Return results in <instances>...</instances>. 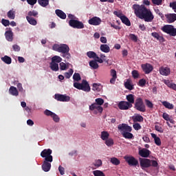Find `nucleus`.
Returning a JSON list of instances; mask_svg holds the SVG:
<instances>
[{"instance_id":"1","label":"nucleus","mask_w":176,"mask_h":176,"mask_svg":"<svg viewBox=\"0 0 176 176\" xmlns=\"http://www.w3.org/2000/svg\"><path fill=\"white\" fill-rule=\"evenodd\" d=\"M142 3L143 4L142 5L133 4L132 9L134 10L136 17H138V19H140L141 20H144L146 23H152L153 19H155V16L153 15V13H152V11L146 8V6L151 5V1H149V0H143Z\"/></svg>"},{"instance_id":"2","label":"nucleus","mask_w":176,"mask_h":176,"mask_svg":"<svg viewBox=\"0 0 176 176\" xmlns=\"http://www.w3.org/2000/svg\"><path fill=\"white\" fill-rule=\"evenodd\" d=\"M52 50L62 53V57L69 60L71 58V54H69V46L67 44H54Z\"/></svg>"},{"instance_id":"3","label":"nucleus","mask_w":176,"mask_h":176,"mask_svg":"<svg viewBox=\"0 0 176 176\" xmlns=\"http://www.w3.org/2000/svg\"><path fill=\"white\" fill-rule=\"evenodd\" d=\"M118 129L121 132L122 137L126 138V140H133V138H134V135L131 133V131H133V128L129 126V124H120L118 126Z\"/></svg>"},{"instance_id":"4","label":"nucleus","mask_w":176,"mask_h":176,"mask_svg":"<svg viewBox=\"0 0 176 176\" xmlns=\"http://www.w3.org/2000/svg\"><path fill=\"white\" fill-rule=\"evenodd\" d=\"M140 163L142 168H148L151 167V166H152V167H158L159 166L157 161L146 158H140Z\"/></svg>"},{"instance_id":"5","label":"nucleus","mask_w":176,"mask_h":176,"mask_svg":"<svg viewBox=\"0 0 176 176\" xmlns=\"http://www.w3.org/2000/svg\"><path fill=\"white\" fill-rule=\"evenodd\" d=\"M134 108L136 111H139L140 112H146V107L144 103V100L142 98H137L135 100Z\"/></svg>"},{"instance_id":"6","label":"nucleus","mask_w":176,"mask_h":176,"mask_svg":"<svg viewBox=\"0 0 176 176\" xmlns=\"http://www.w3.org/2000/svg\"><path fill=\"white\" fill-rule=\"evenodd\" d=\"M74 87L83 91H90V85H89V82L86 80H82V83L74 82Z\"/></svg>"},{"instance_id":"7","label":"nucleus","mask_w":176,"mask_h":176,"mask_svg":"<svg viewBox=\"0 0 176 176\" xmlns=\"http://www.w3.org/2000/svg\"><path fill=\"white\" fill-rule=\"evenodd\" d=\"M161 30L165 34L170 35V36H176V28L173 25H165Z\"/></svg>"},{"instance_id":"8","label":"nucleus","mask_w":176,"mask_h":176,"mask_svg":"<svg viewBox=\"0 0 176 176\" xmlns=\"http://www.w3.org/2000/svg\"><path fill=\"white\" fill-rule=\"evenodd\" d=\"M124 159L125 162H126V163L129 164V166L133 167H137V166H140L138 160L135 159V157L132 155H126L124 157Z\"/></svg>"},{"instance_id":"9","label":"nucleus","mask_w":176,"mask_h":176,"mask_svg":"<svg viewBox=\"0 0 176 176\" xmlns=\"http://www.w3.org/2000/svg\"><path fill=\"white\" fill-rule=\"evenodd\" d=\"M69 25L72 28H77V30H82L85 28L83 22L78 21L76 19H70L69 21Z\"/></svg>"},{"instance_id":"10","label":"nucleus","mask_w":176,"mask_h":176,"mask_svg":"<svg viewBox=\"0 0 176 176\" xmlns=\"http://www.w3.org/2000/svg\"><path fill=\"white\" fill-rule=\"evenodd\" d=\"M52 162H53V160H52V157H50L48 158H45L43 163L41 166L42 170L45 171V173H47L50 171V168H52Z\"/></svg>"},{"instance_id":"11","label":"nucleus","mask_w":176,"mask_h":176,"mask_svg":"<svg viewBox=\"0 0 176 176\" xmlns=\"http://www.w3.org/2000/svg\"><path fill=\"white\" fill-rule=\"evenodd\" d=\"M89 111H93L94 115H97V113H102L104 109L102 107L93 103L89 106Z\"/></svg>"},{"instance_id":"12","label":"nucleus","mask_w":176,"mask_h":176,"mask_svg":"<svg viewBox=\"0 0 176 176\" xmlns=\"http://www.w3.org/2000/svg\"><path fill=\"white\" fill-rule=\"evenodd\" d=\"M54 98L57 101H60L62 102H68V101H69V100H71L69 96H68L67 95L60 94H56L54 95Z\"/></svg>"},{"instance_id":"13","label":"nucleus","mask_w":176,"mask_h":176,"mask_svg":"<svg viewBox=\"0 0 176 176\" xmlns=\"http://www.w3.org/2000/svg\"><path fill=\"white\" fill-rule=\"evenodd\" d=\"M118 108L122 111H127L129 108H133V104L127 102V101H121L118 103Z\"/></svg>"},{"instance_id":"14","label":"nucleus","mask_w":176,"mask_h":176,"mask_svg":"<svg viewBox=\"0 0 176 176\" xmlns=\"http://www.w3.org/2000/svg\"><path fill=\"white\" fill-rule=\"evenodd\" d=\"M141 67H142V69L146 74H151V72L153 71V66H152V65L149 63L142 64Z\"/></svg>"},{"instance_id":"15","label":"nucleus","mask_w":176,"mask_h":176,"mask_svg":"<svg viewBox=\"0 0 176 176\" xmlns=\"http://www.w3.org/2000/svg\"><path fill=\"white\" fill-rule=\"evenodd\" d=\"M160 75L163 76H168L171 74V69L168 67L162 66L159 69Z\"/></svg>"},{"instance_id":"16","label":"nucleus","mask_w":176,"mask_h":176,"mask_svg":"<svg viewBox=\"0 0 176 176\" xmlns=\"http://www.w3.org/2000/svg\"><path fill=\"white\" fill-rule=\"evenodd\" d=\"M52 149H44L41 153V157H45V159H47L49 157H51L52 160H53V156L52 155Z\"/></svg>"},{"instance_id":"17","label":"nucleus","mask_w":176,"mask_h":176,"mask_svg":"<svg viewBox=\"0 0 176 176\" xmlns=\"http://www.w3.org/2000/svg\"><path fill=\"white\" fill-rule=\"evenodd\" d=\"M101 22V19L98 16H94L88 21V23L90 24V25H100Z\"/></svg>"},{"instance_id":"18","label":"nucleus","mask_w":176,"mask_h":176,"mask_svg":"<svg viewBox=\"0 0 176 176\" xmlns=\"http://www.w3.org/2000/svg\"><path fill=\"white\" fill-rule=\"evenodd\" d=\"M165 17L166 19L167 23L171 24V23H174L176 21V14H165Z\"/></svg>"},{"instance_id":"19","label":"nucleus","mask_w":176,"mask_h":176,"mask_svg":"<svg viewBox=\"0 0 176 176\" xmlns=\"http://www.w3.org/2000/svg\"><path fill=\"white\" fill-rule=\"evenodd\" d=\"M110 74H111V76H112V78L110 79V83L111 85H115V82H116V79L118 78L116 70L113 69H111Z\"/></svg>"},{"instance_id":"20","label":"nucleus","mask_w":176,"mask_h":176,"mask_svg":"<svg viewBox=\"0 0 176 176\" xmlns=\"http://www.w3.org/2000/svg\"><path fill=\"white\" fill-rule=\"evenodd\" d=\"M139 155L142 157H149V155H151V151L146 148H142L139 151Z\"/></svg>"},{"instance_id":"21","label":"nucleus","mask_w":176,"mask_h":176,"mask_svg":"<svg viewBox=\"0 0 176 176\" xmlns=\"http://www.w3.org/2000/svg\"><path fill=\"white\" fill-rule=\"evenodd\" d=\"M151 36H153V38L157 39V41H159L161 43H163V42H164V37L160 36V34H159V33L156 32H152Z\"/></svg>"},{"instance_id":"22","label":"nucleus","mask_w":176,"mask_h":176,"mask_svg":"<svg viewBox=\"0 0 176 176\" xmlns=\"http://www.w3.org/2000/svg\"><path fill=\"white\" fill-rule=\"evenodd\" d=\"M6 39L8 41V42H12L13 41V32H12V29H9V30L6 31L5 33Z\"/></svg>"},{"instance_id":"23","label":"nucleus","mask_w":176,"mask_h":176,"mask_svg":"<svg viewBox=\"0 0 176 176\" xmlns=\"http://www.w3.org/2000/svg\"><path fill=\"white\" fill-rule=\"evenodd\" d=\"M55 13L58 17L62 19V20H65L67 19V14L61 10H56Z\"/></svg>"},{"instance_id":"24","label":"nucleus","mask_w":176,"mask_h":176,"mask_svg":"<svg viewBox=\"0 0 176 176\" xmlns=\"http://www.w3.org/2000/svg\"><path fill=\"white\" fill-rule=\"evenodd\" d=\"M126 100L128 104H131V105H133L135 102V98L133 94H129L126 96Z\"/></svg>"},{"instance_id":"25","label":"nucleus","mask_w":176,"mask_h":176,"mask_svg":"<svg viewBox=\"0 0 176 176\" xmlns=\"http://www.w3.org/2000/svg\"><path fill=\"white\" fill-rule=\"evenodd\" d=\"M132 120L133 123H138V122H144V117L140 114H137L136 116H132Z\"/></svg>"},{"instance_id":"26","label":"nucleus","mask_w":176,"mask_h":176,"mask_svg":"<svg viewBox=\"0 0 176 176\" xmlns=\"http://www.w3.org/2000/svg\"><path fill=\"white\" fill-rule=\"evenodd\" d=\"M9 93L11 94V96H14L15 97H17L19 96V91L17 90V88L14 86H11L9 89Z\"/></svg>"},{"instance_id":"27","label":"nucleus","mask_w":176,"mask_h":176,"mask_svg":"<svg viewBox=\"0 0 176 176\" xmlns=\"http://www.w3.org/2000/svg\"><path fill=\"white\" fill-rule=\"evenodd\" d=\"M152 138H154L155 144L157 145V146H160L162 145V140L160 138L157 137L155 133H151Z\"/></svg>"},{"instance_id":"28","label":"nucleus","mask_w":176,"mask_h":176,"mask_svg":"<svg viewBox=\"0 0 176 176\" xmlns=\"http://www.w3.org/2000/svg\"><path fill=\"white\" fill-rule=\"evenodd\" d=\"M120 20L122 23H123V24H125V25H127V27H130V25H131V22H130V20L129 19V18H127V16L124 15L121 17Z\"/></svg>"},{"instance_id":"29","label":"nucleus","mask_w":176,"mask_h":176,"mask_svg":"<svg viewBox=\"0 0 176 176\" xmlns=\"http://www.w3.org/2000/svg\"><path fill=\"white\" fill-rule=\"evenodd\" d=\"M100 50L103 52V53H109L111 48H109V46L107 44H102L100 45Z\"/></svg>"},{"instance_id":"30","label":"nucleus","mask_w":176,"mask_h":176,"mask_svg":"<svg viewBox=\"0 0 176 176\" xmlns=\"http://www.w3.org/2000/svg\"><path fill=\"white\" fill-rule=\"evenodd\" d=\"M50 68L52 69V71H54L55 72H57V71H58V63L51 62L50 63Z\"/></svg>"},{"instance_id":"31","label":"nucleus","mask_w":176,"mask_h":176,"mask_svg":"<svg viewBox=\"0 0 176 176\" xmlns=\"http://www.w3.org/2000/svg\"><path fill=\"white\" fill-rule=\"evenodd\" d=\"M1 61L5 63V64H8V65L12 64V58L6 55L3 57H1Z\"/></svg>"},{"instance_id":"32","label":"nucleus","mask_w":176,"mask_h":176,"mask_svg":"<svg viewBox=\"0 0 176 176\" xmlns=\"http://www.w3.org/2000/svg\"><path fill=\"white\" fill-rule=\"evenodd\" d=\"M26 20L29 24H31V25H36V24H38L36 19H34L33 17L26 16Z\"/></svg>"},{"instance_id":"33","label":"nucleus","mask_w":176,"mask_h":176,"mask_svg":"<svg viewBox=\"0 0 176 176\" xmlns=\"http://www.w3.org/2000/svg\"><path fill=\"white\" fill-rule=\"evenodd\" d=\"M162 104L167 109H174V104H173L167 101H163V102H162Z\"/></svg>"},{"instance_id":"34","label":"nucleus","mask_w":176,"mask_h":176,"mask_svg":"<svg viewBox=\"0 0 176 176\" xmlns=\"http://www.w3.org/2000/svg\"><path fill=\"white\" fill-rule=\"evenodd\" d=\"M164 83L166 85V86H168V87H170V89H173V90L176 91V84L170 82L168 80L164 81Z\"/></svg>"},{"instance_id":"35","label":"nucleus","mask_w":176,"mask_h":176,"mask_svg":"<svg viewBox=\"0 0 176 176\" xmlns=\"http://www.w3.org/2000/svg\"><path fill=\"white\" fill-rule=\"evenodd\" d=\"M50 0H38V3L40 5V6H42V8H46L49 5V1Z\"/></svg>"},{"instance_id":"36","label":"nucleus","mask_w":176,"mask_h":176,"mask_svg":"<svg viewBox=\"0 0 176 176\" xmlns=\"http://www.w3.org/2000/svg\"><path fill=\"white\" fill-rule=\"evenodd\" d=\"M87 57H89V58H100V57H98V56H97V54H96V52H93V51H89L87 53Z\"/></svg>"},{"instance_id":"37","label":"nucleus","mask_w":176,"mask_h":176,"mask_svg":"<svg viewBox=\"0 0 176 176\" xmlns=\"http://www.w3.org/2000/svg\"><path fill=\"white\" fill-rule=\"evenodd\" d=\"M100 138L102 140V141H106V140H108V138H109V133L108 131H102Z\"/></svg>"},{"instance_id":"38","label":"nucleus","mask_w":176,"mask_h":176,"mask_svg":"<svg viewBox=\"0 0 176 176\" xmlns=\"http://www.w3.org/2000/svg\"><path fill=\"white\" fill-rule=\"evenodd\" d=\"M7 16L8 19H10V20H14L16 17L15 12L13 11V10H10V11L8 12Z\"/></svg>"},{"instance_id":"39","label":"nucleus","mask_w":176,"mask_h":176,"mask_svg":"<svg viewBox=\"0 0 176 176\" xmlns=\"http://www.w3.org/2000/svg\"><path fill=\"white\" fill-rule=\"evenodd\" d=\"M89 67L92 68V69H98V63H97V60H91L89 61Z\"/></svg>"},{"instance_id":"40","label":"nucleus","mask_w":176,"mask_h":176,"mask_svg":"<svg viewBox=\"0 0 176 176\" xmlns=\"http://www.w3.org/2000/svg\"><path fill=\"white\" fill-rule=\"evenodd\" d=\"M124 86L128 90H134V86L130 83V80H127L126 82H124Z\"/></svg>"},{"instance_id":"41","label":"nucleus","mask_w":176,"mask_h":176,"mask_svg":"<svg viewBox=\"0 0 176 176\" xmlns=\"http://www.w3.org/2000/svg\"><path fill=\"white\" fill-rule=\"evenodd\" d=\"M61 61H63V58H61V57L58 56H54V57L52 58V63H61Z\"/></svg>"},{"instance_id":"42","label":"nucleus","mask_w":176,"mask_h":176,"mask_svg":"<svg viewBox=\"0 0 176 176\" xmlns=\"http://www.w3.org/2000/svg\"><path fill=\"white\" fill-rule=\"evenodd\" d=\"M110 162L112 164H114V166H119V164H120V160L116 157L111 158Z\"/></svg>"},{"instance_id":"43","label":"nucleus","mask_w":176,"mask_h":176,"mask_svg":"<svg viewBox=\"0 0 176 176\" xmlns=\"http://www.w3.org/2000/svg\"><path fill=\"white\" fill-rule=\"evenodd\" d=\"M38 13L37 11L32 10L29 11L28 13V16L26 17H36L38 16Z\"/></svg>"},{"instance_id":"44","label":"nucleus","mask_w":176,"mask_h":176,"mask_svg":"<svg viewBox=\"0 0 176 176\" xmlns=\"http://www.w3.org/2000/svg\"><path fill=\"white\" fill-rule=\"evenodd\" d=\"M94 104L101 107V105H102L104 104V99H102L101 98H98L95 100V103H94Z\"/></svg>"},{"instance_id":"45","label":"nucleus","mask_w":176,"mask_h":176,"mask_svg":"<svg viewBox=\"0 0 176 176\" xmlns=\"http://www.w3.org/2000/svg\"><path fill=\"white\" fill-rule=\"evenodd\" d=\"M104 144L107 145V146H112L113 145V139L112 138H108L107 140H105Z\"/></svg>"},{"instance_id":"46","label":"nucleus","mask_w":176,"mask_h":176,"mask_svg":"<svg viewBox=\"0 0 176 176\" xmlns=\"http://www.w3.org/2000/svg\"><path fill=\"white\" fill-rule=\"evenodd\" d=\"M73 74H74V69H69V72H65V77L67 79H69V78H71V76H72Z\"/></svg>"},{"instance_id":"47","label":"nucleus","mask_w":176,"mask_h":176,"mask_svg":"<svg viewBox=\"0 0 176 176\" xmlns=\"http://www.w3.org/2000/svg\"><path fill=\"white\" fill-rule=\"evenodd\" d=\"M133 127L136 131H138V130H141V129H142L141 124H140L138 122H133Z\"/></svg>"},{"instance_id":"48","label":"nucleus","mask_w":176,"mask_h":176,"mask_svg":"<svg viewBox=\"0 0 176 176\" xmlns=\"http://www.w3.org/2000/svg\"><path fill=\"white\" fill-rule=\"evenodd\" d=\"M73 79L74 80H76V82H79L82 78L80 77V74H79V73H75L73 75Z\"/></svg>"},{"instance_id":"49","label":"nucleus","mask_w":176,"mask_h":176,"mask_svg":"<svg viewBox=\"0 0 176 176\" xmlns=\"http://www.w3.org/2000/svg\"><path fill=\"white\" fill-rule=\"evenodd\" d=\"M145 103L146 105L148 108H150V109H152V108H153V103H152V102H151V100H148V99H145Z\"/></svg>"},{"instance_id":"50","label":"nucleus","mask_w":176,"mask_h":176,"mask_svg":"<svg viewBox=\"0 0 176 176\" xmlns=\"http://www.w3.org/2000/svg\"><path fill=\"white\" fill-rule=\"evenodd\" d=\"M129 39H131V41H133V42L138 41V37H137V36H135V34H129Z\"/></svg>"},{"instance_id":"51","label":"nucleus","mask_w":176,"mask_h":176,"mask_svg":"<svg viewBox=\"0 0 176 176\" xmlns=\"http://www.w3.org/2000/svg\"><path fill=\"white\" fill-rule=\"evenodd\" d=\"M155 129L156 131H158V133H164V129L160 125H155Z\"/></svg>"},{"instance_id":"52","label":"nucleus","mask_w":176,"mask_h":176,"mask_svg":"<svg viewBox=\"0 0 176 176\" xmlns=\"http://www.w3.org/2000/svg\"><path fill=\"white\" fill-rule=\"evenodd\" d=\"M1 24H3L4 27H8V25H10V21H9L8 19H2Z\"/></svg>"},{"instance_id":"53","label":"nucleus","mask_w":176,"mask_h":176,"mask_svg":"<svg viewBox=\"0 0 176 176\" xmlns=\"http://www.w3.org/2000/svg\"><path fill=\"white\" fill-rule=\"evenodd\" d=\"M93 173L94 176H105V174L101 170H94Z\"/></svg>"},{"instance_id":"54","label":"nucleus","mask_w":176,"mask_h":176,"mask_svg":"<svg viewBox=\"0 0 176 176\" xmlns=\"http://www.w3.org/2000/svg\"><path fill=\"white\" fill-rule=\"evenodd\" d=\"M138 85L141 87H144V86H145V85H146V80L144 79V78L140 79L139 80Z\"/></svg>"},{"instance_id":"55","label":"nucleus","mask_w":176,"mask_h":176,"mask_svg":"<svg viewBox=\"0 0 176 176\" xmlns=\"http://www.w3.org/2000/svg\"><path fill=\"white\" fill-rule=\"evenodd\" d=\"M152 3L153 5H156L157 6H160L162 5L163 0H151Z\"/></svg>"},{"instance_id":"56","label":"nucleus","mask_w":176,"mask_h":176,"mask_svg":"<svg viewBox=\"0 0 176 176\" xmlns=\"http://www.w3.org/2000/svg\"><path fill=\"white\" fill-rule=\"evenodd\" d=\"M51 118H53L54 122H56V123H58V122H60V117L54 113Z\"/></svg>"},{"instance_id":"57","label":"nucleus","mask_w":176,"mask_h":176,"mask_svg":"<svg viewBox=\"0 0 176 176\" xmlns=\"http://www.w3.org/2000/svg\"><path fill=\"white\" fill-rule=\"evenodd\" d=\"M132 76L134 78V79H137L140 76V74H138V71L133 70L132 71Z\"/></svg>"},{"instance_id":"58","label":"nucleus","mask_w":176,"mask_h":176,"mask_svg":"<svg viewBox=\"0 0 176 176\" xmlns=\"http://www.w3.org/2000/svg\"><path fill=\"white\" fill-rule=\"evenodd\" d=\"M26 1L30 6H34L38 2V0H26Z\"/></svg>"},{"instance_id":"59","label":"nucleus","mask_w":176,"mask_h":176,"mask_svg":"<svg viewBox=\"0 0 176 176\" xmlns=\"http://www.w3.org/2000/svg\"><path fill=\"white\" fill-rule=\"evenodd\" d=\"M95 167H101L102 166V161L101 160H98L94 164Z\"/></svg>"},{"instance_id":"60","label":"nucleus","mask_w":176,"mask_h":176,"mask_svg":"<svg viewBox=\"0 0 176 176\" xmlns=\"http://www.w3.org/2000/svg\"><path fill=\"white\" fill-rule=\"evenodd\" d=\"M58 171L60 174V175H64V174H65V169L64 168V167L59 166H58Z\"/></svg>"},{"instance_id":"61","label":"nucleus","mask_w":176,"mask_h":176,"mask_svg":"<svg viewBox=\"0 0 176 176\" xmlns=\"http://www.w3.org/2000/svg\"><path fill=\"white\" fill-rule=\"evenodd\" d=\"M59 65L61 71H65V69H67V65L65 63L62 62L59 64Z\"/></svg>"},{"instance_id":"62","label":"nucleus","mask_w":176,"mask_h":176,"mask_svg":"<svg viewBox=\"0 0 176 176\" xmlns=\"http://www.w3.org/2000/svg\"><path fill=\"white\" fill-rule=\"evenodd\" d=\"M44 113L46 115V116H51V117H52L54 113H53V112L51 111L50 110L46 109V110L44 111Z\"/></svg>"},{"instance_id":"63","label":"nucleus","mask_w":176,"mask_h":176,"mask_svg":"<svg viewBox=\"0 0 176 176\" xmlns=\"http://www.w3.org/2000/svg\"><path fill=\"white\" fill-rule=\"evenodd\" d=\"M162 118L163 119H164V120H166L167 122L170 120V116L167 113H164L162 115Z\"/></svg>"},{"instance_id":"64","label":"nucleus","mask_w":176,"mask_h":176,"mask_svg":"<svg viewBox=\"0 0 176 176\" xmlns=\"http://www.w3.org/2000/svg\"><path fill=\"white\" fill-rule=\"evenodd\" d=\"M113 14L117 16V17H119V19H122V17L124 16L122 12L118 11H114Z\"/></svg>"}]
</instances>
